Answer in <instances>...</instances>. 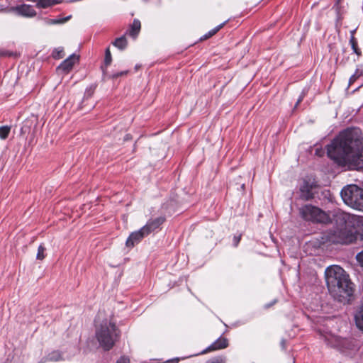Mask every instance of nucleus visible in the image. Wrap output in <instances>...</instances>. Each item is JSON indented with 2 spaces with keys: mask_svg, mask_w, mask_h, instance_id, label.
Instances as JSON below:
<instances>
[{
  "mask_svg": "<svg viewBox=\"0 0 363 363\" xmlns=\"http://www.w3.org/2000/svg\"><path fill=\"white\" fill-rule=\"evenodd\" d=\"M362 140L359 128H347L327 146L328 155L340 166L363 171Z\"/></svg>",
  "mask_w": 363,
  "mask_h": 363,
  "instance_id": "obj_1",
  "label": "nucleus"
},
{
  "mask_svg": "<svg viewBox=\"0 0 363 363\" xmlns=\"http://www.w3.org/2000/svg\"><path fill=\"white\" fill-rule=\"evenodd\" d=\"M328 291L338 302L347 303L353 295L352 283L345 271L337 265L328 267L325 272Z\"/></svg>",
  "mask_w": 363,
  "mask_h": 363,
  "instance_id": "obj_2",
  "label": "nucleus"
},
{
  "mask_svg": "<svg viewBox=\"0 0 363 363\" xmlns=\"http://www.w3.org/2000/svg\"><path fill=\"white\" fill-rule=\"evenodd\" d=\"M118 336L116 326L110 320H105L96 326V337L105 350L112 348Z\"/></svg>",
  "mask_w": 363,
  "mask_h": 363,
  "instance_id": "obj_3",
  "label": "nucleus"
},
{
  "mask_svg": "<svg viewBox=\"0 0 363 363\" xmlns=\"http://www.w3.org/2000/svg\"><path fill=\"white\" fill-rule=\"evenodd\" d=\"M341 197L345 204L363 212V189L355 184L345 186L341 191Z\"/></svg>",
  "mask_w": 363,
  "mask_h": 363,
  "instance_id": "obj_4",
  "label": "nucleus"
},
{
  "mask_svg": "<svg viewBox=\"0 0 363 363\" xmlns=\"http://www.w3.org/2000/svg\"><path fill=\"white\" fill-rule=\"evenodd\" d=\"M299 213L305 220L316 223H327L329 220V216L325 212L311 204H306L301 207Z\"/></svg>",
  "mask_w": 363,
  "mask_h": 363,
  "instance_id": "obj_5",
  "label": "nucleus"
},
{
  "mask_svg": "<svg viewBox=\"0 0 363 363\" xmlns=\"http://www.w3.org/2000/svg\"><path fill=\"white\" fill-rule=\"evenodd\" d=\"M317 187V182L313 177H306L303 179L300 186V198L304 201H308L313 198L314 189Z\"/></svg>",
  "mask_w": 363,
  "mask_h": 363,
  "instance_id": "obj_6",
  "label": "nucleus"
},
{
  "mask_svg": "<svg viewBox=\"0 0 363 363\" xmlns=\"http://www.w3.org/2000/svg\"><path fill=\"white\" fill-rule=\"evenodd\" d=\"M79 61V56L72 54L65 60L57 68V72L65 74L68 73L73 67L74 65Z\"/></svg>",
  "mask_w": 363,
  "mask_h": 363,
  "instance_id": "obj_7",
  "label": "nucleus"
},
{
  "mask_svg": "<svg viewBox=\"0 0 363 363\" xmlns=\"http://www.w3.org/2000/svg\"><path fill=\"white\" fill-rule=\"evenodd\" d=\"M148 235L147 231L143 230V228L132 233L128 238L125 245L128 247H133L135 244L140 242L143 238Z\"/></svg>",
  "mask_w": 363,
  "mask_h": 363,
  "instance_id": "obj_8",
  "label": "nucleus"
},
{
  "mask_svg": "<svg viewBox=\"0 0 363 363\" xmlns=\"http://www.w3.org/2000/svg\"><path fill=\"white\" fill-rule=\"evenodd\" d=\"M18 15L32 18L36 16L37 13L32 6L28 4H22L17 6L13 9Z\"/></svg>",
  "mask_w": 363,
  "mask_h": 363,
  "instance_id": "obj_9",
  "label": "nucleus"
},
{
  "mask_svg": "<svg viewBox=\"0 0 363 363\" xmlns=\"http://www.w3.org/2000/svg\"><path fill=\"white\" fill-rule=\"evenodd\" d=\"M228 345V340L225 337H220L215 342H213L210 346L204 350L201 353L205 354L206 352L221 350L226 348Z\"/></svg>",
  "mask_w": 363,
  "mask_h": 363,
  "instance_id": "obj_10",
  "label": "nucleus"
},
{
  "mask_svg": "<svg viewBox=\"0 0 363 363\" xmlns=\"http://www.w3.org/2000/svg\"><path fill=\"white\" fill-rule=\"evenodd\" d=\"M165 218L163 216L158 217L153 220H150L145 225H144L143 230L147 231V235L159 228L160 226L164 222Z\"/></svg>",
  "mask_w": 363,
  "mask_h": 363,
  "instance_id": "obj_11",
  "label": "nucleus"
},
{
  "mask_svg": "<svg viewBox=\"0 0 363 363\" xmlns=\"http://www.w3.org/2000/svg\"><path fill=\"white\" fill-rule=\"evenodd\" d=\"M355 239V235L353 233L344 230L339 232V239L337 242L342 244H350L353 242Z\"/></svg>",
  "mask_w": 363,
  "mask_h": 363,
  "instance_id": "obj_12",
  "label": "nucleus"
},
{
  "mask_svg": "<svg viewBox=\"0 0 363 363\" xmlns=\"http://www.w3.org/2000/svg\"><path fill=\"white\" fill-rule=\"evenodd\" d=\"M32 1L35 3L38 9H47L62 2L61 0H32Z\"/></svg>",
  "mask_w": 363,
  "mask_h": 363,
  "instance_id": "obj_13",
  "label": "nucleus"
},
{
  "mask_svg": "<svg viewBox=\"0 0 363 363\" xmlns=\"http://www.w3.org/2000/svg\"><path fill=\"white\" fill-rule=\"evenodd\" d=\"M141 28L140 21L138 19H134L130 28L128 30V34L135 38L139 33Z\"/></svg>",
  "mask_w": 363,
  "mask_h": 363,
  "instance_id": "obj_14",
  "label": "nucleus"
},
{
  "mask_svg": "<svg viewBox=\"0 0 363 363\" xmlns=\"http://www.w3.org/2000/svg\"><path fill=\"white\" fill-rule=\"evenodd\" d=\"M324 340L328 345L332 347H338L340 345V340L337 337L333 335H328L324 336Z\"/></svg>",
  "mask_w": 363,
  "mask_h": 363,
  "instance_id": "obj_15",
  "label": "nucleus"
},
{
  "mask_svg": "<svg viewBox=\"0 0 363 363\" xmlns=\"http://www.w3.org/2000/svg\"><path fill=\"white\" fill-rule=\"evenodd\" d=\"M355 323L357 326L363 330V304L355 315Z\"/></svg>",
  "mask_w": 363,
  "mask_h": 363,
  "instance_id": "obj_16",
  "label": "nucleus"
},
{
  "mask_svg": "<svg viewBox=\"0 0 363 363\" xmlns=\"http://www.w3.org/2000/svg\"><path fill=\"white\" fill-rule=\"evenodd\" d=\"M113 45L120 50H124L127 46V40L125 36H121L115 40L113 43Z\"/></svg>",
  "mask_w": 363,
  "mask_h": 363,
  "instance_id": "obj_17",
  "label": "nucleus"
},
{
  "mask_svg": "<svg viewBox=\"0 0 363 363\" xmlns=\"http://www.w3.org/2000/svg\"><path fill=\"white\" fill-rule=\"evenodd\" d=\"M62 359L63 358L62 357V354L58 351H53L49 353L46 357V361L57 362Z\"/></svg>",
  "mask_w": 363,
  "mask_h": 363,
  "instance_id": "obj_18",
  "label": "nucleus"
},
{
  "mask_svg": "<svg viewBox=\"0 0 363 363\" xmlns=\"http://www.w3.org/2000/svg\"><path fill=\"white\" fill-rule=\"evenodd\" d=\"M354 31L352 32V35L350 39V44L351 45L352 49L353 52L358 56L361 55V51L359 48H358V44L357 39L353 35Z\"/></svg>",
  "mask_w": 363,
  "mask_h": 363,
  "instance_id": "obj_19",
  "label": "nucleus"
},
{
  "mask_svg": "<svg viewBox=\"0 0 363 363\" xmlns=\"http://www.w3.org/2000/svg\"><path fill=\"white\" fill-rule=\"evenodd\" d=\"M342 218L345 220H349L350 218H352V220L357 223L358 227H363V216H351L349 214H343Z\"/></svg>",
  "mask_w": 363,
  "mask_h": 363,
  "instance_id": "obj_20",
  "label": "nucleus"
},
{
  "mask_svg": "<svg viewBox=\"0 0 363 363\" xmlns=\"http://www.w3.org/2000/svg\"><path fill=\"white\" fill-rule=\"evenodd\" d=\"M71 16H68L65 18H57V19H47L46 20V23L48 24H61V23H64L65 22H67V21H69L70 18H71Z\"/></svg>",
  "mask_w": 363,
  "mask_h": 363,
  "instance_id": "obj_21",
  "label": "nucleus"
},
{
  "mask_svg": "<svg viewBox=\"0 0 363 363\" xmlns=\"http://www.w3.org/2000/svg\"><path fill=\"white\" fill-rule=\"evenodd\" d=\"M10 127L9 126H1L0 127V138L5 140L9 136L10 133Z\"/></svg>",
  "mask_w": 363,
  "mask_h": 363,
  "instance_id": "obj_22",
  "label": "nucleus"
},
{
  "mask_svg": "<svg viewBox=\"0 0 363 363\" xmlns=\"http://www.w3.org/2000/svg\"><path fill=\"white\" fill-rule=\"evenodd\" d=\"M63 52H64V50H63L62 48H57L54 50V51L52 52V56L55 59L62 58L64 57Z\"/></svg>",
  "mask_w": 363,
  "mask_h": 363,
  "instance_id": "obj_23",
  "label": "nucleus"
},
{
  "mask_svg": "<svg viewBox=\"0 0 363 363\" xmlns=\"http://www.w3.org/2000/svg\"><path fill=\"white\" fill-rule=\"evenodd\" d=\"M45 247L43 245H40L38 249V253L36 258L40 260H43L45 258Z\"/></svg>",
  "mask_w": 363,
  "mask_h": 363,
  "instance_id": "obj_24",
  "label": "nucleus"
},
{
  "mask_svg": "<svg viewBox=\"0 0 363 363\" xmlns=\"http://www.w3.org/2000/svg\"><path fill=\"white\" fill-rule=\"evenodd\" d=\"M112 61L111 55L109 48L106 50L104 62L106 66L109 65Z\"/></svg>",
  "mask_w": 363,
  "mask_h": 363,
  "instance_id": "obj_25",
  "label": "nucleus"
},
{
  "mask_svg": "<svg viewBox=\"0 0 363 363\" xmlns=\"http://www.w3.org/2000/svg\"><path fill=\"white\" fill-rule=\"evenodd\" d=\"M206 363H225V360L222 357H216L207 361Z\"/></svg>",
  "mask_w": 363,
  "mask_h": 363,
  "instance_id": "obj_26",
  "label": "nucleus"
},
{
  "mask_svg": "<svg viewBox=\"0 0 363 363\" xmlns=\"http://www.w3.org/2000/svg\"><path fill=\"white\" fill-rule=\"evenodd\" d=\"M356 259L361 267H363V250L356 255Z\"/></svg>",
  "mask_w": 363,
  "mask_h": 363,
  "instance_id": "obj_27",
  "label": "nucleus"
},
{
  "mask_svg": "<svg viewBox=\"0 0 363 363\" xmlns=\"http://www.w3.org/2000/svg\"><path fill=\"white\" fill-rule=\"evenodd\" d=\"M116 363H130V360L128 358L123 357Z\"/></svg>",
  "mask_w": 363,
  "mask_h": 363,
  "instance_id": "obj_28",
  "label": "nucleus"
},
{
  "mask_svg": "<svg viewBox=\"0 0 363 363\" xmlns=\"http://www.w3.org/2000/svg\"><path fill=\"white\" fill-rule=\"evenodd\" d=\"M127 73H128V71L117 72V73H116V74H114L113 75V78H117V77H119L123 76L124 74H126Z\"/></svg>",
  "mask_w": 363,
  "mask_h": 363,
  "instance_id": "obj_29",
  "label": "nucleus"
},
{
  "mask_svg": "<svg viewBox=\"0 0 363 363\" xmlns=\"http://www.w3.org/2000/svg\"><path fill=\"white\" fill-rule=\"evenodd\" d=\"M213 35H215V31H212V30H211L208 33H206L204 36H203V39H207L211 36H213Z\"/></svg>",
  "mask_w": 363,
  "mask_h": 363,
  "instance_id": "obj_30",
  "label": "nucleus"
},
{
  "mask_svg": "<svg viewBox=\"0 0 363 363\" xmlns=\"http://www.w3.org/2000/svg\"><path fill=\"white\" fill-rule=\"evenodd\" d=\"M224 24H225V23H223L218 25V26H216V28L212 29V31H215V34H216L221 28H223Z\"/></svg>",
  "mask_w": 363,
  "mask_h": 363,
  "instance_id": "obj_31",
  "label": "nucleus"
},
{
  "mask_svg": "<svg viewBox=\"0 0 363 363\" xmlns=\"http://www.w3.org/2000/svg\"><path fill=\"white\" fill-rule=\"evenodd\" d=\"M179 359L178 358L167 360L166 363H178Z\"/></svg>",
  "mask_w": 363,
  "mask_h": 363,
  "instance_id": "obj_32",
  "label": "nucleus"
},
{
  "mask_svg": "<svg viewBox=\"0 0 363 363\" xmlns=\"http://www.w3.org/2000/svg\"><path fill=\"white\" fill-rule=\"evenodd\" d=\"M303 96H301L299 97V99H298L296 104V107L298 106V104L303 100Z\"/></svg>",
  "mask_w": 363,
  "mask_h": 363,
  "instance_id": "obj_33",
  "label": "nucleus"
},
{
  "mask_svg": "<svg viewBox=\"0 0 363 363\" xmlns=\"http://www.w3.org/2000/svg\"><path fill=\"white\" fill-rule=\"evenodd\" d=\"M240 241V238H238V237H235L234 238V242H235V245H237L238 243Z\"/></svg>",
  "mask_w": 363,
  "mask_h": 363,
  "instance_id": "obj_34",
  "label": "nucleus"
},
{
  "mask_svg": "<svg viewBox=\"0 0 363 363\" xmlns=\"http://www.w3.org/2000/svg\"><path fill=\"white\" fill-rule=\"evenodd\" d=\"M4 55V52L1 50H0V56H2Z\"/></svg>",
  "mask_w": 363,
  "mask_h": 363,
  "instance_id": "obj_35",
  "label": "nucleus"
},
{
  "mask_svg": "<svg viewBox=\"0 0 363 363\" xmlns=\"http://www.w3.org/2000/svg\"><path fill=\"white\" fill-rule=\"evenodd\" d=\"M352 80H353V77H351V78L350 79V83H351V82H352Z\"/></svg>",
  "mask_w": 363,
  "mask_h": 363,
  "instance_id": "obj_36",
  "label": "nucleus"
},
{
  "mask_svg": "<svg viewBox=\"0 0 363 363\" xmlns=\"http://www.w3.org/2000/svg\"><path fill=\"white\" fill-rule=\"evenodd\" d=\"M341 1V0H337V4H339Z\"/></svg>",
  "mask_w": 363,
  "mask_h": 363,
  "instance_id": "obj_37",
  "label": "nucleus"
}]
</instances>
